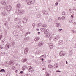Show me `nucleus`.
<instances>
[{"label":"nucleus","mask_w":76,"mask_h":76,"mask_svg":"<svg viewBox=\"0 0 76 76\" xmlns=\"http://www.w3.org/2000/svg\"><path fill=\"white\" fill-rule=\"evenodd\" d=\"M29 48H26L24 50V54H27L28 53Z\"/></svg>","instance_id":"nucleus-9"},{"label":"nucleus","mask_w":76,"mask_h":76,"mask_svg":"<svg viewBox=\"0 0 76 76\" xmlns=\"http://www.w3.org/2000/svg\"><path fill=\"white\" fill-rule=\"evenodd\" d=\"M2 43L3 44H4L6 43V41L4 40H3L2 41Z\"/></svg>","instance_id":"nucleus-34"},{"label":"nucleus","mask_w":76,"mask_h":76,"mask_svg":"<svg viewBox=\"0 0 76 76\" xmlns=\"http://www.w3.org/2000/svg\"><path fill=\"white\" fill-rule=\"evenodd\" d=\"M17 7L18 8H20L22 7V6L19 3L17 4Z\"/></svg>","instance_id":"nucleus-20"},{"label":"nucleus","mask_w":76,"mask_h":76,"mask_svg":"<svg viewBox=\"0 0 76 76\" xmlns=\"http://www.w3.org/2000/svg\"><path fill=\"white\" fill-rule=\"evenodd\" d=\"M45 10H44L42 11V12L43 13V14H45Z\"/></svg>","instance_id":"nucleus-53"},{"label":"nucleus","mask_w":76,"mask_h":76,"mask_svg":"<svg viewBox=\"0 0 76 76\" xmlns=\"http://www.w3.org/2000/svg\"><path fill=\"white\" fill-rule=\"evenodd\" d=\"M24 41L25 42H27V40H26V38H24Z\"/></svg>","instance_id":"nucleus-42"},{"label":"nucleus","mask_w":76,"mask_h":76,"mask_svg":"<svg viewBox=\"0 0 76 76\" xmlns=\"http://www.w3.org/2000/svg\"><path fill=\"white\" fill-rule=\"evenodd\" d=\"M39 39H40L39 37H37L35 38V39H34V40L35 41H38V40H39Z\"/></svg>","instance_id":"nucleus-17"},{"label":"nucleus","mask_w":76,"mask_h":76,"mask_svg":"<svg viewBox=\"0 0 76 76\" xmlns=\"http://www.w3.org/2000/svg\"><path fill=\"white\" fill-rule=\"evenodd\" d=\"M1 15L3 16H6L7 15V13L6 12L4 11L1 13Z\"/></svg>","instance_id":"nucleus-12"},{"label":"nucleus","mask_w":76,"mask_h":76,"mask_svg":"<svg viewBox=\"0 0 76 76\" xmlns=\"http://www.w3.org/2000/svg\"><path fill=\"white\" fill-rule=\"evenodd\" d=\"M44 55H42L41 56H40L39 57L40 58H42V57H44Z\"/></svg>","instance_id":"nucleus-49"},{"label":"nucleus","mask_w":76,"mask_h":76,"mask_svg":"<svg viewBox=\"0 0 76 76\" xmlns=\"http://www.w3.org/2000/svg\"><path fill=\"white\" fill-rule=\"evenodd\" d=\"M49 45L50 49L53 48V43H49Z\"/></svg>","instance_id":"nucleus-11"},{"label":"nucleus","mask_w":76,"mask_h":76,"mask_svg":"<svg viewBox=\"0 0 76 76\" xmlns=\"http://www.w3.org/2000/svg\"><path fill=\"white\" fill-rule=\"evenodd\" d=\"M58 39H57V37H56L55 38V39H54V40L55 41H57V40Z\"/></svg>","instance_id":"nucleus-56"},{"label":"nucleus","mask_w":76,"mask_h":76,"mask_svg":"<svg viewBox=\"0 0 76 76\" xmlns=\"http://www.w3.org/2000/svg\"><path fill=\"white\" fill-rule=\"evenodd\" d=\"M32 26L33 27V28H34L35 27V23H33L32 24Z\"/></svg>","instance_id":"nucleus-50"},{"label":"nucleus","mask_w":76,"mask_h":76,"mask_svg":"<svg viewBox=\"0 0 76 76\" xmlns=\"http://www.w3.org/2000/svg\"><path fill=\"white\" fill-rule=\"evenodd\" d=\"M76 22H74V25H76Z\"/></svg>","instance_id":"nucleus-64"},{"label":"nucleus","mask_w":76,"mask_h":76,"mask_svg":"<svg viewBox=\"0 0 76 76\" xmlns=\"http://www.w3.org/2000/svg\"><path fill=\"white\" fill-rule=\"evenodd\" d=\"M65 13H65V12H62V15H65Z\"/></svg>","instance_id":"nucleus-48"},{"label":"nucleus","mask_w":76,"mask_h":76,"mask_svg":"<svg viewBox=\"0 0 76 76\" xmlns=\"http://www.w3.org/2000/svg\"><path fill=\"white\" fill-rule=\"evenodd\" d=\"M61 19L62 20H65V17H64V16H63L61 18Z\"/></svg>","instance_id":"nucleus-36"},{"label":"nucleus","mask_w":76,"mask_h":76,"mask_svg":"<svg viewBox=\"0 0 76 76\" xmlns=\"http://www.w3.org/2000/svg\"><path fill=\"white\" fill-rule=\"evenodd\" d=\"M27 69L29 72L32 73L34 72V69H32V67L31 66H29L28 67Z\"/></svg>","instance_id":"nucleus-1"},{"label":"nucleus","mask_w":76,"mask_h":76,"mask_svg":"<svg viewBox=\"0 0 76 76\" xmlns=\"http://www.w3.org/2000/svg\"><path fill=\"white\" fill-rule=\"evenodd\" d=\"M18 72V70H16L15 71V73H17V72Z\"/></svg>","instance_id":"nucleus-58"},{"label":"nucleus","mask_w":76,"mask_h":76,"mask_svg":"<svg viewBox=\"0 0 76 76\" xmlns=\"http://www.w3.org/2000/svg\"><path fill=\"white\" fill-rule=\"evenodd\" d=\"M29 1L31 2V4H34L35 3V0H29Z\"/></svg>","instance_id":"nucleus-21"},{"label":"nucleus","mask_w":76,"mask_h":76,"mask_svg":"<svg viewBox=\"0 0 76 76\" xmlns=\"http://www.w3.org/2000/svg\"><path fill=\"white\" fill-rule=\"evenodd\" d=\"M41 53V51H37L36 52V54H39Z\"/></svg>","instance_id":"nucleus-26"},{"label":"nucleus","mask_w":76,"mask_h":76,"mask_svg":"<svg viewBox=\"0 0 76 76\" xmlns=\"http://www.w3.org/2000/svg\"><path fill=\"white\" fill-rule=\"evenodd\" d=\"M45 15H48V12L47 11H45Z\"/></svg>","instance_id":"nucleus-37"},{"label":"nucleus","mask_w":76,"mask_h":76,"mask_svg":"<svg viewBox=\"0 0 76 76\" xmlns=\"http://www.w3.org/2000/svg\"><path fill=\"white\" fill-rule=\"evenodd\" d=\"M4 25H5V26H7V23H4Z\"/></svg>","instance_id":"nucleus-57"},{"label":"nucleus","mask_w":76,"mask_h":76,"mask_svg":"<svg viewBox=\"0 0 76 76\" xmlns=\"http://www.w3.org/2000/svg\"><path fill=\"white\" fill-rule=\"evenodd\" d=\"M58 2L57 1L56 2V3H55V5H56V6H57V5H58Z\"/></svg>","instance_id":"nucleus-40"},{"label":"nucleus","mask_w":76,"mask_h":76,"mask_svg":"<svg viewBox=\"0 0 76 76\" xmlns=\"http://www.w3.org/2000/svg\"><path fill=\"white\" fill-rule=\"evenodd\" d=\"M71 31H72V32H73V33H75V30H71Z\"/></svg>","instance_id":"nucleus-51"},{"label":"nucleus","mask_w":76,"mask_h":76,"mask_svg":"<svg viewBox=\"0 0 76 76\" xmlns=\"http://www.w3.org/2000/svg\"><path fill=\"white\" fill-rule=\"evenodd\" d=\"M27 60H28V59H27L25 58L23 60V63H25V62H26V61Z\"/></svg>","instance_id":"nucleus-30"},{"label":"nucleus","mask_w":76,"mask_h":76,"mask_svg":"<svg viewBox=\"0 0 76 76\" xmlns=\"http://www.w3.org/2000/svg\"><path fill=\"white\" fill-rule=\"evenodd\" d=\"M69 11H70V13H72V10H71V9H69Z\"/></svg>","instance_id":"nucleus-52"},{"label":"nucleus","mask_w":76,"mask_h":76,"mask_svg":"<svg viewBox=\"0 0 76 76\" xmlns=\"http://www.w3.org/2000/svg\"><path fill=\"white\" fill-rule=\"evenodd\" d=\"M31 4V2L29 1L28 2V3H27V4L28 5H30Z\"/></svg>","instance_id":"nucleus-41"},{"label":"nucleus","mask_w":76,"mask_h":76,"mask_svg":"<svg viewBox=\"0 0 76 76\" xmlns=\"http://www.w3.org/2000/svg\"><path fill=\"white\" fill-rule=\"evenodd\" d=\"M0 72H1V73H2L3 72H6V70H4L3 69H2L0 70Z\"/></svg>","instance_id":"nucleus-25"},{"label":"nucleus","mask_w":76,"mask_h":76,"mask_svg":"<svg viewBox=\"0 0 76 76\" xmlns=\"http://www.w3.org/2000/svg\"><path fill=\"white\" fill-rule=\"evenodd\" d=\"M48 31H49V30L48 29L45 30V31L44 32V34H47V32H48Z\"/></svg>","instance_id":"nucleus-24"},{"label":"nucleus","mask_w":76,"mask_h":76,"mask_svg":"<svg viewBox=\"0 0 76 76\" xmlns=\"http://www.w3.org/2000/svg\"><path fill=\"white\" fill-rule=\"evenodd\" d=\"M49 22H51V21H52V20L51 19H50L49 20Z\"/></svg>","instance_id":"nucleus-55"},{"label":"nucleus","mask_w":76,"mask_h":76,"mask_svg":"<svg viewBox=\"0 0 76 76\" xmlns=\"http://www.w3.org/2000/svg\"><path fill=\"white\" fill-rule=\"evenodd\" d=\"M49 76V74L48 73L46 75V76Z\"/></svg>","instance_id":"nucleus-62"},{"label":"nucleus","mask_w":76,"mask_h":76,"mask_svg":"<svg viewBox=\"0 0 76 76\" xmlns=\"http://www.w3.org/2000/svg\"><path fill=\"white\" fill-rule=\"evenodd\" d=\"M21 13V14H23V13H25V11H24V10H21V11H20L19 10H18V15H19V13Z\"/></svg>","instance_id":"nucleus-7"},{"label":"nucleus","mask_w":76,"mask_h":76,"mask_svg":"<svg viewBox=\"0 0 76 76\" xmlns=\"http://www.w3.org/2000/svg\"><path fill=\"white\" fill-rule=\"evenodd\" d=\"M42 24L41 23H38V26H41V25Z\"/></svg>","instance_id":"nucleus-38"},{"label":"nucleus","mask_w":76,"mask_h":76,"mask_svg":"<svg viewBox=\"0 0 76 76\" xmlns=\"http://www.w3.org/2000/svg\"><path fill=\"white\" fill-rule=\"evenodd\" d=\"M48 68H49V69H52V68L53 67V65H51L49 64L48 65Z\"/></svg>","instance_id":"nucleus-22"},{"label":"nucleus","mask_w":76,"mask_h":76,"mask_svg":"<svg viewBox=\"0 0 76 76\" xmlns=\"http://www.w3.org/2000/svg\"><path fill=\"white\" fill-rule=\"evenodd\" d=\"M42 26L43 28H46V27H47V24H43L42 25Z\"/></svg>","instance_id":"nucleus-27"},{"label":"nucleus","mask_w":76,"mask_h":76,"mask_svg":"<svg viewBox=\"0 0 76 76\" xmlns=\"http://www.w3.org/2000/svg\"><path fill=\"white\" fill-rule=\"evenodd\" d=\"M62 30H63V28H60L58 30V31L60 32Z\"/></svg>","instance_id":"nucleus-45"},{"label":"nucleus","mask_w":76,"mask_h":76,"mask_svg":"<svg viewBox=\"0 0 76 76\" xmlns=\"http://www.w3.org/2000/svg\"><path fill=\"white\" fill-rule=\"evenodd\" d=\"M46 63V62L45 61H44L43 63V64H45Z\"/></svg>","instance_id":"nucleus-59"},{"label":"nucleus","mask_w":76,"mask_h":76,"mask_svg":"<svg viewBox=\"0 0 76 76\" xmlns=\"http://www.w3.org/2000/svg\"><path fill=\"white\" fill-rule=\"evenodd\" d=\"M11 44H12V45H15V42H11Z\"/></svg>","instance_id":"nucleus-46"},{"label":"nucleus","mask_w":76,"mask_h":76,"mask_svg":"<svg viewBox=\"0 0 76 76\" xmlns=\"http://www.w3.org/2000/svg\"><path fill=\"white\" fill-rule=\"evenodd\" d=\"M12 69L13 70H16V69H15V66H13L12 67Z\"/></svg>","instance_id":"nucleus-44"},{"label":"nucleus","mask_w":76,"mask_h":76,"mask_svg":"<svg viewBox=\"0 0 76 76\" xmlns=\"http://www.w3.org/2000/svg\"><path fill=\"white\" fill-rule=\"evenodd\" d=\"M15 28H20V27H19V26L18 25L15 26Z\"/></svg>","instance_id":"nucleus-47"},{"label":"nucleus","mask_w":76,"mask_h":76,"mask_svg":"<svg viewBox=\"0 0 76 76\" xmlns=\"http://www.w3.org/2000/svg\"><path fill=\"white\" fill-rule=\"evenodd\" d=\"M41 16V14H38L37 15V18H40Z\"/></svg>","instance_id":"nucleus-33"},{"label":"nucleus","mask_w":76,"mask_h":76,"mask_svg":"<svg viewBox=\"0 0 76 76\" xmlns=\"http://www.w3.org/2000/svg\"><path fill=\"white\" fill-rule=\"evenodd\" d=\"M60 71L59 70H57L56 71V72H60Z\"/></svg>","instance_id":"nucleus-61"},{"label":"nucleus","mask_w":76,"mask_h":76,"mask_svg":"<svg viewBox=\"0 0 76 76\" xmlns=\"http://www.w3.org/2000/svg\"><path fill=\"white\" fill-rule=\"evenodd\" d=\"M23 71H22L20 72V73H21V74H22L23 73Z\"/></svg>","instance_id":"nucleus-60"},{"label":"nucleus","mask_w":76,"mask_h":76,"mask_svg":"<svg viewBox=\"0 0 76 76\" xmlns=\"http://www.w3.org/2000/svg\"><path fill=\"white\" fill-rule=\"evenodd\" d=\"M30 34V32H28L26 33L25 34V36L26 37L27 35H28V34Z\"/></svg>","instance_id":"nucleus-31"},{"label":"nucleus","mask_w":76,"mask_h":76,"mask_svg":"<svg viewBox=\"0 0 76 76\" xmlns=\"http://www.w3.org/2000/svg\"><path fill=\"white\" fill-rule=\"evenodd\" d=\"M2 49H4V48L3 47V46L1 45H0V50H2Z\"/></svg>","instance_id":"nucleus-32"},{"label":"nucleus","mask_w":76,"mask_h":76,"mask_svg":"<svg viewBox=\"0 0 76 76\" xmlns=\"http://www.w3.org/2000/svg\"><path fill=\"white\" fill-rule=\"evenodd\" d=\"M59 55L61 56H64L66 55V53H63L62 51H61L60 52Z\"/></svg>","instance_id":"nucleus-6"},{"label":"nucleus","mask_w":76,"mask_h":76,"mask_svg":"<svg viewBox=\"0 0 76 76\" xmlns=\"http://www.w3.org/2000/svg\"><path fill=\"white\" fill-rule=\"evenodd\" d=\"M27 68V66L26 65L22 67V70H23V71H24V70H25V69H26Z\"/></svg>","instance_id":"nucleus-15"},{"label":"nucleus","mask_w":76,"mask_h":76,"mask_svg":"<svg viewBox=\"0 0 76 76\" xmlns=\"http://www.w3.org/2000/svg\"><path fill=\"white\" fill-rule=\"evenodd\" d=\"M56 26L58 28H59L61 26V24L59 23H56Z\"/></svg>","instance_id":"nucleus-19"},{"label":"nucleus","mask_w":76,"mask_h":76,"mask_svg":"<svg viewBox=\"0 0 76 76\" xmlns=\"http://www.w3.org/2000/svg\"><path fill=\"white\" fill-rule=\"evenodd\" d=\"M44 44V42H43L41 41L38 44V47H42L43 46Z\"/></svg>","instance_id":"nucleus-4"},{"label":"nucleus","mask_w":76,"mask_h":76,"mask_svg":"<svg viewBox=\"0 0 76 76\" xmlns=\"http://www.w3.org/2000/svg\"><path fill=\"white\" fill-rule=\"evenodd\" d=\"M12 9V6L10 5H9L8 6L7 8V10L8 11V12H9V11H10Z\"/></svg>","instance_id":"nucleus-3"},{"label":"nucleus","mask_w":76,"mask_h":76,"mask_svg":"<svg viewBox=\"0 0 76 76\" xmlns=\"http://www.w3.org/2000/svg\"><path fill=\"white\" fill-rule=\"evenodd\" d=\"M28 21V20L25 18H23V23H27V21Z\"/></svg>","instance_id":"nucleus-13"},{"label":"nucleus","mask_w":76,"mask_h":76,"mask_svg":"<svg viewBox=\"0 0 76 76\" xmlns=\"http://www.w3.org/2000/svg\"><path fill=\"white\" fill-rule=\"evenodd\" d=\"M1 3L2 5H5L6 4V2L4 1H2L1 2Z\"/></svg>","instance_id":"nucleus-16"},{"label":"nucleus","mask_w":76,"mask_h":76,"mask_svg":"<svg viewBox=\"0 0 76 76\" xmlns=\"http://www.w3.org/2000/svg\"><path fill=\"white\" fill-rule=\"evenodd\" d=\"M58 45H61L63 44V40H60L58 42Z\"/></svg>","instance_id":"nucleus-10"},{"label":"nucleus","mask_w":76,"mask_h":76,"mask_svg":"<svg viewBox=\"0 0 76 76\" xmlns=\"http://www.w3.org/2000/svg\"><path fill=\"white\" fill-rule=\"evenodd\" d=\"M40 33L39 32H38V35H40Z\"/></svg>","instance_id":"nucleus-63"},{"label":"nucleus","mask_w":76,"mask_h":76,"mask_svg":"<svg viewBox=\"0 0 76 76\" xmlns=\"http://www.w3.org/2000/svg\"><path fill=\"white\" fill-rule=\"evenodd\" d=\"M10 47V44L9 45L7 44L5 45L4 48L5 50H8V48H9Z\"/></svg>","instance_id":"nucleus-5"},{"label":"nucleus","mask_w":76,"mask_h":76,"mask_svg":"<svg viewBox=\"0 0 76 76\" xmlns=\"http://www.w3.org/2000/svg\"><path fill=\"white\" fill-rule=\"evenodd\" d=\"M15 64L14 61H10L9 62V64L11 66H13Z\"/></svg>","instance_id":"nucleus-8"},{"label":"nucleus","mask_w":76,"mask_h":76,"mask_svg":"<svg viewBox=\"0 0 76 76\" xmlns=\"http://www.w3.org/2000/svg\"><path fill=\"white\" fill-rule=\"evenodd\" d=\"M72 50L70 51L69 53V56H72Z\"/></svg>","instance_id":"nucleus-28"},{"label":"nucleus","mask_w":76,"mask_h":76,"mask_svg":"<svg viewBox=\"0 0 76 76\" xmlns=\"http://www.w3.org/2000/svg\"><path fill=\"white\" fill-rule=\"evenodd\" d=\"M73 10H76V7H75L73 8Z\"/></svg>","instance_id":"nucleus-43"},{"label":"nucleus","mask_w":76,"mask_h":76,"mask_svg":"<svg viewBox=\"0 0 76 76\" xmlns=\"http://www.w3.org/2000/svg\"><path fill=\"white\" fill-rule=\"evenodd\" d=\"M26 40H27V41H29V37H26Z\"/></svg>","instance_id":"nucleus-35"},{"label":"nucleus","mask_w":76,"mask_h":76,"mask_svg":"<svg viewBox=\"0 0 76 76\" xmlns=\"http://www.w3.org/2000/svg\"><path fill=\"white\" fill-rule=\"evenodd\" d=\"M58 66V64L57 63H56L55 64H54V68H55V69H56V68H57Z\"/></svg>","instance_id":"nucleus-14"},{"label":"nucleus","mask_w":76,"mask_h":76,"mask_svg":"<svg viewBox=\"0 0 76 76\" xmlns=\"http://www.w3.org/2000/svg\"><path fill=\"white\" fill-rule=\"evenodd\" d=\"M15 21H18V24H20L21 23V20L19 19V18H17L14 20Z\"/></svg>","instance_id":"nucleus-2"},{"label":"nucleus","mask_w":76,"mask_h":76,"mask_svg":"<svg viewBox=\"0 0 76 76\" xmlns=\"http://www.w3.org/2000/svg\"><path fill=\"white\" fill-rule=\"evenodd\" d=\"M4 52H2L1 53V56H4Z\"/></svg>","instance_id":"nucleus-29"},{"label":"nucleus","mask_w":76,"mask_h":76,"mask_svg":"<svg viewBox=\"0 0 76 76\" xmlns=\"http://www.w3.org/2000/svg\"><path fill=\"white\" fill-rule=\"evenodd\" d=\"M50 33H48L46 34V36L48 38H50Z\"/></svg>","instance_id":"nucleus-18"},{"label":"nucleus","mask_w":76,"mask_h":76,"mask_svg":"<svg viewBox=\"0 0 76 76\" xmlns=\"http://www.w3.org/2000/svg\"><path fill=\"white\" fill-rule=\"evenodd\" d=\"M40 30L42 32H45V29L44 28H42L40 29Z\"/></svg>","instance_id":"nucleus-23"},{"label":"nucleus","mask_w":76,"mask_h":76,"mask_svg":"<svg viewBox=\"0 0 76 76\" xmlns=\"http://www.w3.org/2000/svg\"><path fill=\"white\" fill-rule=\"evenodd\" d=\"M56 38H57V39H58L60 38V37L58 35L57 36H56Z\"/></svg>","instance_id":"nucleus-39"},{"label":"nucleus","mask_w":76,"mask_h":76,"mask_svg":"<svg viewBox=\"0 0 76 76\" xmlns=\"http://www.w3.org/2000/svg\"><path fill=\"white\" fill-rule=\"evenodd\" d=\"M58 20H61V18H60V17H58Z\"/></svg>","instance_id":"nucleus-54"}]
</instances>
